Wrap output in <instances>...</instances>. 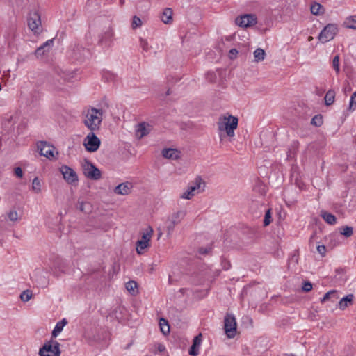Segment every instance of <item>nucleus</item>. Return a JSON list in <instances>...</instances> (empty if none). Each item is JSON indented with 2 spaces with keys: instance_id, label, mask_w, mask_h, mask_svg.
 <instances>
[{
  "instance_id": "nucleus-25",
  "label": "nucleus",
  "mask_w": 356,
  "mask_h": 356,
  "mask_svg": "<svg viewBox=\"0 0 356 356\" xmlns=\"http://www.w3.org/2000/svg\"><path fill=\"white\" fill-rule=\"evenodd\" d=\"M321 216L323 218V220L330 225H334L337 222L336 217L325 211H321Z\"/></svg>"
},
{
  "instance_id": "nucleus-19",
  "label": "nucleus",
  "mask_w": 356,
  "mask_h": 356,
  "mask_svg": "<svg viewBox=\"0 0 356 356\" xmlns=\"http://www.w3.org/2000/svg\"><path fill=\"white\" fill-rule=\"evenodd\" d=\"M114 31L112 29L109 28L104 31L102 35L99 43L102 45L109 46L114 38Z\"/></svg>"
},
{
  "instance_id": "nucleus-29",
  "label": "nucleus",
  "mask_w": 356,
  "mask_h": 356,
  "mask_svg": "<svg viewBox=\"0 0 356 356\" xmlns=\"http://www.w3.org/2000/svg\"><path fill=\"white\" fill-rule=\"evenodd\" d=\"M159 325L161 331L164 334H167L170 332V326L168 321L164 318H161L159 321Z\"/></svg>"
},
{
  "instance_id": "nucleus-34",
  "label": "nucleus",
  "mask_w": 356,
  "mask_h": 356,
  "mask_svg": "<svg viewBox=\"0 0 356 356\" xmlns=\"http://www.w3.org/2000/svg\"><path fill=\"white\" fill-rule=\"evenodd\" d=\"M139 42L140 47L144 52H148L151 49L152 47L149 46L147 40L140 38Z\"/></svg>"
},
{
  "instance_id": "nucleus-10",
  "label": "nucleus",
  "mask_w": 356,
  "mask_h": 356,
  "mask_svg": "<svg viewBox=\"0 0 356 356\" xmlns=\"http://www.w3.org/2000/svg\"><path fill=\"white\" fill-rule=\"evenodd\" d=\"M83 172L86 177L93 180H98L102 177L100 170L88 161L83 164Z\"/></svg>"
},
{
  "instance_id": "nucleus-51",
  "label": "nucleus",
  "mask_w": 356,
  "mask_h": 356,
  "mask_svg": "<svg viewBox=\"0 0 356 356\" xmlns=\"http://www.w3.org/2000/svg\"><path fill=\"white\" fill-rule=\"evenodd\" d=\"M120 1H121V3H122V2H123V0H120Z\"/></svg>"
},
{
  "instance_id": "nucleus-3",
  "label": "nucleus",
  "mask_w": 356,
  "mask_h": 356,
  "mask_svg": "<svg viewBox=\"0 0 356 356\" xmlns=\"http://www.w3.org/2000/svg\"><path fill=\"white\" fill-rule=\"evenodd\" d=\"M154 234V229L151 226H147L140 231V239L136 245V250L138 254H143L151 245V239Z\"/></svg>"
},
{
  "instance_id": "nucleus-26",
  "label": "nucleus",
  "mask_w": 356,
  "mask_h": 356,
  "mask_svg": "<svg viewBox=\"0 0 356 356\" xmlns=\"http://www.w3.org/2000/svg\"><path fill=\"white\" fill-rule=\"evenodd\" d=\"M266 56V52L264 49L261 48H257L254 51V58L255 62H260L264 60Z\"/></svg>"
},
{
  "instance_id": "nucleus-44",
  "label": "nucleus",
  "mask_w": 356,
  "mask_h": 356,
  "mask_svg": "<svg viewBox=\"0 0 356 356\" xmlns=\"http://www.w3.org/2000/svg\"><path fill=\"white\" fill-rule=\"evenodd\" d=\"M336 294L335 291H330L326 293L324 297L321 299V302H324L326 300H329L332 296H334Z\"/></svg>"
},
{
  "instance_id": "nucleus-38",
  "label": "nucleus",
  "mask_w": 356,
  "mask_h": 356,
  "mask_svg": "<svg viewBox=\"0 0 356 356\" xmlns=\"http://www.w3.org/2000/svg\"><path fill=\"white\" fill-rule=\"evenodd\" d=\"M142 21L138 17L134 16L131 24V26L134 29L138 27H140L142 26Z\"/></svg>"
},
{
  "instance_id": "nucleus-20",
  "label": "nucleus",
  "mask_w": 356,
  "mask_h": 356,
  "mask_svg": "<svg viewBox=\"0 0 356 356\" xmlns=\"http://www.w3.org/2000/svg\"><path fill=\"white\" fill-rule=\"evenodd\" d=\"M202 334H199L194 338L193 345L189 350V354L191 355L196 356L198 354V348L202 343Z\"/></svg>"
},
{
  "instance_id": "nucleus-22",
  "label": "nucleus",
  "mask_w": 356,
  "mask_h": 356,
  "mask_svg": "<svg viewBox=\"0 0 356 356\" xmlns=\"http://www.w3.org/2000/svg\"><path fill=\"white\" fill-rule=\"evenodd\" d=\"M343 26L347 29H356V15L346 17Z\"/></svg>"
},
{
  "instance_id": "nucleus-14",
  "label": "nucleus",
  "mask_w": 356,
  "mask_h": 356,
  "mask_svg": "<svg viewBox=\"0 0 356 356\" xmlns=\"http://www.w3.org/2000/svg\"><path fill=\"white\" fill-rule=\"evenodd\" d=\"M152 129V125L147 122H141L136 126V136L140 139L148 135Z\"/></svg>"
},
{
  "instance_id": "nucleus-2",
  "label": "nucleus",
  "mask_w": 356,
  "mask_h": 356,
  "mask_svg": "<svg viewBox=\"0 0 356 356\" xmlns=\"http://www.w3.org/2000/svg\"><path fill=\"white\" fill-rule=\"evenodd\" d=\"M104 111L102 108L93 106L85 107L81 112V122L90 131H96L100 129Z\"/></svg>"
},
{
  "instance_id": "nucleus-16",
  "label": "nucleus",
  "mask_w": 356,
  "mask_h": 356,
  "mask_svg": "<svg viewBox=\"0 0 356 356\" xmlns=\"http://www.w3.org/2000/svg\"><path fill=\"white\" fill-rule=\"evenodd\" d=\"M41 21L40 16L37 13H34L28 19L29 28L35 33L40 31Z\"/></svg>"
},
{
  "instance_id": "nucleus-43",
  "label": "nucleus",
  "mask_w": 356,
  "mask_h": 356,
  "mask_svg": "<svg viewBox=\"0 0 356 356\" xmlns=\"http://www.w3.org/2000/svg\"><path fill=\"white\" fill-rule=\"evenodd\" d=\"M312 289V284L310 282H305L302 286V290L305 292H309Z\"/></svg>"
},
{
  "instance_id": "nucleus-1",
  "label": "nucleus",
  "mask_w": 356,
  "mask_h": 356,
  "mask_svg": "<svg viewBox=\"0 0 356 356\" xmlns=\"http://www.w3.org/2000/svg\"><path fill=\"white\" fill-rule=\"evenodd\" d=\"M238 119L229 113L220 115L217 121V129L220 141L228 138L232 141L235 136V130L238 127Z\"/></svg>"
},
{
  "instance_id": "nucleus-31",
  "label": "nucleus",
  "mask_w": 356,
  "mask_h": 356,
  "mask_svg": "<svg viewBox=\"0 0 356 356\" xmlns=\"http://www.w3.org/2000/svg\"><path fill=\"white\" fill-rule=\"evenodd\" d=\"M339 232L346 237H350L353 234V229L350 226H343L339 229Z\"/></svg>"
},
{
  "instance_id": "nucleus-27",
  "label": "nucleus",
  "mask_w": 356,
  "mask_h": 356,
  "mask_svg": "<svg viewBox=\"0 0 356 356\" xmlns=\"http://www.w3.org/2000/svg\"><path fill=\"white\" fill-rule=\"evenodd\" d=\"M32 190L37 194L42 191V184L38 177H35L32 181Z\"/></svg>"
},
{
  "instance_id": "nucleus-33",
  "label": "nucleus",
  "mask_w": 356,
  "mask_h": 356,
  "mask_svg": "<svg viewBox=\"0 0 356 356\" xmlns=\"http://www.w3.org/2000/svg\"><path fill=\"white\" fill-rule=\"evenodd\" d=\"M137 284L134 281H129L126 283L127 290L132 294L136 293Z\"/></svg>"
},
{
  "instance_id": "nucleus-5",
  "label": "nucleus",
  "mask_w": 356,
  "mask_h": 356,
  "mask_svg": "<svg viewBox=\"0 0 356 356\" xmlns=\"http://www.w3.org/2000/svg\"><path fill=\"white\" fill-rule=\"evenodd\" d=\"M186 214L184 210H178L170 214L165 222L167 236H172L175 227L181 222Z\"/></svg>"
},
{
  "instance_id": "nucleus-39",
  "label": "nucleus",
  "mask_w": 356,
  "mask_h": 356,
  "mask_svg": "<svg viewBox=\"0 0 356 356\" xmlns=\"http://www.w3.org/2000/svg\"><path fill=\"white\" fill-rule=\"evenodd\" d=\"M206 79L209 82L215 83L216 81V74L213 72H209L206 74Z\"/></svg>"
},
{
  "instance_id": "nucleus-6",
  "label": "nucleus",
  "mask_w": 356,
  "mask_h": 356,
  "mask_svg": "<svg viewBox=\"0 0 356 356\" xmlns=\"http://www.w3.org/2000/svg\"><path fill=\"white\" fill-rule=\"evenodd\" d=\"M60 343L54 339L47 341L40 348L38 355L40 356H60Z\"/></svg>"
},
{
  "instance_id": "nucleus-21",
  "label": "nucleus",
  "mask_w": 356,
  "mask_h": 356,
  "mask_svg": "<svg viewBox=\"0 0 356 356\" xmlns=\"http://www.w3.org/2000/svg\"><path fill=\"white\" fill-rule=\"evenodd\" d=\"M353 294H348L343 298L339 302V307L341 310H344L346 307L351 305L353 302Z\"/></svg>"
},
{
  "instance_id": "nucleus-41",
  "label": "nucleus",
  "mask_w": 356,
  "mask_h": 356,
  "mask_svg": "<svg viewBox=\"0 0 356 356\" xmlns=\"http://www.w3.org/2000/svg\"><path fill=\"white\" fill-rule=\"evenodd\" d=\"M8 216L10 220L11 221H17L18 220V213L16 211H10L8 213Z\"/></svg>"
},
{
  "instance_id": "nucleus-42",
  "label": "nucleus",
  "mask_w": 356,
  "mask_h": 356,
  "mask_svg": "<svg viewBox=\"0 0 356 356\" xmlns=\"http://www.w3.org/2000/svg\"><path fill=\"white\" fill-rule=\"evenodd\" d=\"M270 222H271V213H270V210H268L266 212V214L264 216V226L268 225L270 223Z\"/></svg>"
},
{
  "instance_id": "nucleus-32",
  "label": "nucleus",
  "mask_w": 356,
  "mask_h": 356,
  "mask_svg": "<svg viewBox=\"0 0 356 356\" xmlns=\"http://www.w3.org/2000/svg\"><path fill=\"white\" fill-rule=\"evenodd\" d=\"M33 297V292L31 290H25L20 295V299L23 302H28Z\"/></svg>"
},
{
  "instance_id": "nucleus-13",
  "label": "nucleus",
  "mask_w": 356,
  "mask_h": 356,
  "mask_svg": "<svg viewBox=\"0 0 356 356\" xmlns=\"http://www.w3.org/2000/svg\"><path fill=\"white\" fill-rule=\"evenodd\" d=\"M38 149L41 155L49 159H54L55 154H58V152L55 151V147L46 142L41 141L38 143Z\"/></svg>"
},
{
  "instance_id": "nucleus-4",
  "label": "nucleus",
  "mask_w": 356,
  "mask_h": 356,
  "mask_svg": "<svg viewBox=\"0 0 356 356\" xmlns=\"http://www.w3.org/2000/svg\"><path fill=\"white\" fill-rule=\"evenodd\" d=\"M205 182L200 177H197L187 186L186 190L181 194L180 198L184 200H191L195 195L204 191Z\"/></svg>"
},
{
  "instance_id": "nucleus-30",
  "label": "nucleus",
  "mask_w": 356,
  "mask_h": 356,
  "mask_svg": "<svg viewBox=\"0 0 356 356\" xmlns=\"http://www.w3.org/2000/svg\"><path fill=\"white\" fill-rule=\"evenodd\" d=\"M310 10L312 13L315 15H318L321 13H323V6L318 3H315L313 5H312Z\"/></svg>"
},
{
  "instance_id": "nucleus-36",
  "label": "nucleus",
  "mask_w": 356,
  "mask_h": 356,
  "mask_svg": "<svg viewBox=\"0 0 356 356\" xmlns=\"http://www.w3.org/2000/svg\"><path fill=\"white\" fill-rule=\"evenodd\" d=\"M311 123L315 126L320 127L323 124V118L321 115H315L312 119Z\"/></svg>"
},
{
  "instance_id": "nucleus-50",
  "label": "nucleus",
  "mask_w": 356,
  "mask_h": 356,
  "mask_svg": "<svg viewBox=\"0 0 356 356\" xmlns=\"http://www.w3.org/2000/svg\"><path fill=\"white\" fill-rule=\"evenodd\" d=\"M161 235H162V233H161H161H159V238Z\"/></svg>"
},
{
  "instance_id": "nucleus-9",
  "label": "nucleus",
  "mask_w": 356,
  "mask_h": 356,
  "mask_svg": "<svg viewBox=\"0 0 356 356\" xmlns=\"http://www.w3.org/2000/svg\"><path fill=\"white\" fill-rule=\"evenodd\" d=\"M100 144L101 141L94 134V131H90L83 141L85 148L90 152H96L99 149Z\"/></svg>"
},
{
  "instance_id": "nucleus-18",
  "label": "nucleus",
  "mask_w": 356,
  "mask_h": 356,
  "mask_svg": "<svg viewBox=\"0 0 356 356\" xmlns=\"http://www.w3.org/2000/svg\"><path fill=\"white\" fill-rule=\"evenodd\" d=\"M54 44V39L49 40L46 41L42 45L38 47L35 51V54L38 58L42 57L47 53L49 52Z\"/></svg>"
},
{
  "instance_id": "nucleus-48",
  "label": "nucleus",
  "mask_w": 356,
  "mask_h": 356,
  "mask_svg": "<svg viewBox=\"0 0 356 356\" xmlns=\"http://www.w3.org/2000/svg\"><path fill=\"white\" fill-rule=\"evenodd\" d=\"M312 40H313V37H312V36H309V37L308 38V40H309V41H312Z\"/></svg>"
},
{
  "instance_id": "nucleus-15",
  "label": "nucleus",
  "mask_w": 356,
  "mask_h": 356,
  "mask_svg": "<svg viewBox=\"0 0 356 356\" xmlns=\"http://www.w3.org/2000/svg\"><path fill=\"white\" fill-rule=\"evenodd\" d=\"M133 188L134 185L131 182L125 181L115 186L113 191L117 195H127L131 193Z\"/></svg>"
},
{
  "instance_id": "nucleus-40",
  "label": "nucleus",
  "mask_w": 356,
  "mask_h": 356,
  "mask_svg": "<svg viewBox=\"0 0 356 356\" xmlns=\"http://www.w3.org/2000/svg\"><path fill=\"white\" fill-rule=\"evenodd\" d=\"M356 107V92H355L350 98V104H349V109L354 110Z\"/></svg>"
},
{
  "instance_id": "nucleus-11",
  "label": "nucleus",
  "mask_w": 356,
  "mask_h": 356,
  "mask_svg": "<svg viewBox=\"0 0 356 356\" xmlns=\"http://www.w3.org/2000/svg\"><path fill=\"white\" fill-rule=\"evenodd\" d=\"M235 22L242 28L250 27L257 23V17L254 14H245L236 17Z\"/></svg>"
},
{
  "instance_id": "nucleus-12",
  "label": "nucleus",
  "mask_w": 356,
  "mask_h": 356,
  "mask_svg": "<svg viewBox=\"0 0 356 356\" xmlns=\"http://www.w3.org/2000/svg\"><path fill=\"white\" fill-rule=\"evenodd\" d=\"M60 172L67 184H76L78 182L79 179L76 172L69 166L62 165L60 168Z\"/></svg>"
},
{
  "instance_id": "nucleus-24",
  "label": "nucleus",
  "mask_w": 356,
  "mask_h": 356,
  "mask_svg": "<svg viewBox=\"0 0 356 356\" xmlns=\"http://www.w3.org/2000/svg\"><path fill=\"white\" fill-rule=\"evenodd\" d=\"M67 323V321L65 318H63V320H61L60 321H58L54 329L52 331V337L56 338L60 332H62L64 326Z\"/></svg>"
},
{
  "instance_id": "nucleus-37",
  "label": "nucleus",
  "mask_w": 356,
  "mask_h": 356,
  "mask_svg": "<svg viewBox=\"0 0 356 356\" xmlns=\"http://www.w3.org/2000/svg\"><path fill=\"white\" fill-rule=\"evenodd\" d=\"M332 67L337 74L339 73V56H335L332 60Z\"/></svg>"
},
{
  "instance_id": "nucleus-8",
  "label": "nucleus",
  "mask_w": 356,
  "mask_h": 356,
  "mask_svg": "<svg viewBox=\"0 0 356 356\" xmlns=\"http://www.w3.org/2000/svg\"><path fill=\"white\" fill-rule=\"evenodd\" d=\"M337 31L338 27L337 24H328L319 33L318 40L322 43H325L332 40L337 34Z\"/></svg>"
},
{
  "instance_id": "nucleus-7",
  "label": "nucleus",
  "mask_w": 356,
  "mask_h": 356,
  "mask_svg": "<svg viewBox=\"0 0 356 356\" xmlns=\"http://www.w3.org/2000/svg\"><path fill=\"white\" fill-rule=\"evenodd\" d=\"M236 327L235 317L232 314H227L224 320V330L228 338L232 339L236 336Z\"/></svg>"
},
{
  "instance_id": "nucleus-49",
  "label": "nucleus",
  "mask_w": 356,
  "mask_h": 356,
  "mask_svg": "<svg viewBox=\"0 0 356 356\" xmlns=\"http://www.w3.org/2000/svg\"><path fill=\"white\" fill-rule=\"evenodd\" d=\"M163 350V347H162V346L159 347V350H161H161Z\"/></svg>"
},
{
  "instance_id": "nucleus-47",
  "label": "nucleus",
  "mask_w": 356,
  "mask_h": 356,
  "mask_svg": "<svg viewBox=\"0 0 356 356\" xmlns=\"http://www.w3.org/2000/svg\"><path fill=\"white\" fill-rule=\"evenodd\" d=\"M237 54H238V51L236 49H232L229 51V54H230L231 58H234L233 56H236Z\"/></svg>"
},
{
  "instance_id": "nucleus-46",
  "label": "nucleus",
  "mask_w": 356,
  "mask_h": 356,
  "mask_svg": "<svg viewBox=\"0 0 356 356\" xmlns=\"http://www.w3.org/2000/svg\"><path fill=\"white\" fill-rule=\"evenodd\" d=\"M15 174L17 177L22 178L23 177V172L20 167H17L14 170Z\"/></svg>"
},
{
  "instance_id": "nucleus-45",
  "label": "nucleus",
  "mask_w": 356,
  "mask_h": 356,
  "mask_svg": "<svg viewBox=\"0 0 356 356\" xmlns=\"http://www.w3.org/2000/svg\"><path fill=\"white\" fill-rule=\"evenodd\" d=\"M317 251L321 256H325L326 253V248L324 245H318L317 246Z\"/></svg>"
},
{
  "instance_id": "nucleus-17",
  "label": "nucleus",
  "mask_w": 356,
  "mask_h": 356,
  "mask_svg": "<svg viewBox=\"0 0 356 356\" xmlns=\"http://www.w3.org/2000/svg\"><path fill=\"white\" fill-rule=\"evenodd\" d=\"M162 156L167 159L178 160L181 158V152L175 148H164L161 151Z\"/></svg>"
},
{
  "instance_id": "nucleus-23",
  "label": "nucleus",
  "mask_w": 356,
  "mask_h": 356,
  "mask_svg": "<svg viewBox=\"0 0 356 356\" xmlns=\"http://www.w3.org/2000/svg\"><path fill=\"white\" fill-rule=\"evenodd\" d=\"M172 9L167 8L163 11V13L161 14V19L164 24H170L172 22Z\"/></svg>"
},
{
  "instance_id": "nucleus-28",
  "label": "nucleus",
  "mask_w": 356,
  "mask_h": 356,
  "mask_svg": "<svg viewBox=\"0 0 356 356\" xmlns=\"http://www.w3.org/2000/svg\"><path fill=\"white\" fill-rule=\"evenodd\" d=\"M335 97V92L334 90H328L325 96V103L326 105H331L333 104Z\"/></svg>"
},
{
  "instance_id": "nucleus-35",
  "label": "nucleus",
  "mask_w": 356,
  "mask_h": 356,
  "mask_svg": "<svg viewBox=\"0 0 356 356\" xmlns=\"http://www.w3.org/2000/svg\"><path fill=\"white\" fill-rule=\"evenodd\" d=\"M78 204V208L81 211L84 213H88L90 211V207L89 203L86 202H79Z\"/></svg>"
}]
</instances>
